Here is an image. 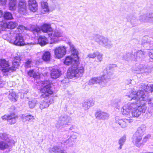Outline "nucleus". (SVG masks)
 Returning a JSON list of instances; mask_svg holds the SVG:
<instances>
[{
    "instance_id": "nucleus-1",
    "label": "nucleus",
    "mask_w": 153,
    "mask_h": 153,
    "mask_svg": "<svg viewBox=\"0 0 153 153\" xmlns=\"http://www.w3.org/2000/svg\"><path fill=\"white\" fill-rule=\"evenodd\" d=\"M141 87L143 90L137 92L134 89L131 90L129 93L126 95V98L128 100H133V102L125 104L122 107L121 111L123 115L130 116L131 112L133 117H137L141 113H144L147 107V104L149 107V111L153 113V101L149 97V91L151 89L148 85L142 83Z\"/></svg>"
},
{
    "instance_id": "nucleus-2",
    "label": "nucleus",
    "mask_w": 153,
    "mask_h": 153,
    "mask_svg": "<svg viewBox=\"0 0 153 153\" xmlns=\"http://www.w3.org/2000/svg\"><path fill=\"white\" fill-rule=\"evenodd\" d=\"M65 58L63 61L64 64L67 65H71V67L67 71V76L68 78L72 79L73 77L78 78L82 75L84 71V68L83 66L79 67V58Z\"/></svg>"
},
{
    "instance_id": "nucleus-3",
    "label": "nucleus",
    "mask_w": 153,
    "mask_h": 153,
    "mask_svg": "<svg viewBox=\"0 0 153 153\" xmlns=\"http://www.w3.org/2000/svg\"><path fill=\"white\" fill-rule=\"evenodd\" d=\"M41 30L44 33H48V35L50 39L51 44L57 43L59 41V38L63 36L62 31L58 30L53 31L50 24H44L41 26V28L39 27L36 26L33 29L32 31L35 34V33H38Z\"/></svg>"
},
{
    "instance_id": "nucleus-4",
    "label": "nucleus",
    "mask_w": 153,
    "mask_h": 153,
    "mask_svg": "<svg viewBox=\"0 0 153 153\" xmlns=\"http://www.w3.org/2000/svg\"><path fill=\"white\" fill-rule=\"evenodd\" d=\"M42 87L40 89V93L41 94L40 97L44 98L45 100L42 102L39 105V108L41 109L49 106L50 104L53 102L52 100H48L49 97L53 94V91L52 90V83L48 80H45L42 82Z\"/></svg>"
},
{
    "instance_id": "nucleus-5",
    "label": "nucleus",
    "mask_w": 153,
    "mask_h": 153,
    "mask_svg": "<svg viewBox=\"0 0 153 153\" xmlns=\"http://www.w3.org/2000/svg\"><path fill=\"white\" fill-rule=\"evenodd\" d=\"M0 59V66L2 68V71L5 73L12 72L15 71L19 65L20 61L22 58H13L14 59L12 62L13 66L10 67V65L8 61H7L5 59Z\"/></svg>"
},
{
    "instance_id": "nucleus-6",
    "label": "nucleus",
    "mask_w": 153,
    "mask_h": 153,
    "mask_svg": "<svg viewBox=\"0 0 153 153\" xmlns=\"http://www.w3.org/2000/svg\"><path fill=\"white\" fill-rule=\"evenodd\" d=\"M145 130L146 127L144 126L138 128L132 137V143L138 147H140L143 145L142 142V137L144 135Z\"/></svg>"
},
{
    "instance_id": "nucleus-7",
    "label": "nucleus",
    "mask_w": 153,
    "mask_h": 153,
    "mask_svg": "<svg viewBox=\"0 0 153 153\" xmlns=\"http://www.w3.org/2000/svg\"><path fill=\"white\" fill-rule=\"evenodd\" d=\"M16 108L14 105L12 106L8 109V111L10 113L9 115H5L2 117L3 120H6L9 123L12 125L15 124L16 122L17 116L15 115Z\"/></svg>"
},
{
    "instance_id": "nucleus-8",
    "label": "nucleus",
    "mask_w": 153,
    "mask_h": 153,
    "mask_svg": "<svg viewBox=\"0 0 153 153\" xmlns=\"http://www.w3.org/2000/svg\"><path fill=\"white\" fill-rule=\"evenodd\" d=\"M95 41L99 45L107 48H110L113 47V44L109 39L103 36L96 35L95 36Z\"/></svg>"
},
{
    "instance_id": "nucleus-9",
    "label": "nucleus",
    "mask_w": 153,
    "mask_h": 153,
    "mask_svg": "<svg viewBox=\"0 0 153 153\" xmlns=\"http://www.w3.org/2000/svg\"><path fill=\"white\" fill-rule=\"evenodd\" d=\"M71 120V118L70 116L67 115L62 116L59 118L56 126L57 128L61 129L62 128L70 125Z\"/></svg>"
},
{
    "instance_id": "nucleus-10",
    "label": "nucleus",
    "mask_w": 153,
    "mask_h": 153,
    "mask_svg": "<svg viewBox=\"0 0 153 153\" xmlns=\"http://www.w3.org/2000/svg\"><path fill=\"white\" fill-rule=\"evenodd\" d=\"M103 74L101 77H94L91 78L89 81L88 84L89 85H92L95 84H98L102 86H105L106 85V83L108 80Z\"/></svg>"
},
{
    "instance_id": "nucleus-11",
    "label": "nucleus",
    "mask_w": 153,
    "mask_h": 153,
    "mask_svg": "<svg viewBox=\"0 0 153 153\" xmlns=\"http://www.w3.org/2000/svg\"><path fill=\"white\" fill-rule=\"evenodd\" d=\"M15 38L11 39L10 42L18 46L24 45L25 43L23 37L20 33H16Z\"/></svg>"
},
{
    "instance_id": "nucleus-12",
    "label": "nucleus",
    "mask_w": 153,
    "mask_h": 153,
    "mask_svg": "<svg viewBox=\"0 0 153 153\" xmlns=\"http://www.w3.org/2000/svg\"><path fill=\"white\" fill-rule=\"evenodd\" d=\"M66 49L64 46L56 47L54 50L56 57H62L66 54Z\"/></svg>"
},
{
    "instance_id": "nucleus-13",
    "label": "nucleus",
    "mask_w": 153,
    "mask_h": 153,
    "mask_svg": "<svg viewBox=\"0 0 153 153\" xmlns=\"http://www.w3.org/2000/svg\"><path fill=\"white\" fill-rule=\"evenodd\" d=\"M94 115L96 119L98 120H107L109 116V114L108 113L104 112L100 109L96 111Z\"/></svg>"
},
{
    "instance_id": "nucleus-14",
    "label": "nucleus",
    "mask_w": 153,
    "mask_h": 153,
    "mask_svg": "<svg viewBox=\"0 0 153 153\" xmlns=\"http://www.w3.org/2000/svg\"><path fill=\"white\" fill-rule=\"evenodd\" d=\"M117 67V65L114 64H109L107 66L103 71V75L104 77H105L109 81V79L111 77V76L113 74V68Z\"/></svg>"
},
{
    "instance_id": "nucleus-15",
    "label": "nucleus",
    "mask_w": 153,
    "mask_h": 153,
    "mask_svg": "<svg viewBox=\"0 0 153 153\" xmlns=\"http://www.w3.org/2000/svg\"><path fill=\"white\" fill-rule=\"evenodd\" d=\"M138 19L142 22L153 23V13H150L140 15Z\"/></svg>"
},
{
    "instance_id": "nucleus-16",
    "label": "nucleus",
    "mask_w": 153,
    "mask_h": 153,
    "mask_svg": "<svg viewBox=\"0 0 153 153\" xmlns=\"http://www.w3.org/2000/svg\"><path fill=\"white\" fill-rule=\"evenodd\" d=\"M19 12L25 14L27 11V3L25 0H19L18 4Z\"/></svg>"
},
{
    "instance_id": "nucleus-17",
    "label": "nucleus",
    "mask_w": 153,
    "mask_h": 153,
    "mask_svg": "<svg viewBox=\"0 0 153 153\" xmlns=\"http://www.w3.org/2000/svg\"><path fill=\"white\" fill-rule=\"evenodd\" d=\"M130 117H128L127 119H120L119 117H115L116 123H118L122 128L125 127L127 125V123H130L131 121Z\"/></svg>"
},
{
    "instance_id": "nucleus-18",
    "label": "nucleus",
    "mask_w": 153,
    "mask_h": 153,
    "mask_svg": "<svg viewBox=\"0 0 153 153\" xmlns=\"http://www.w3.org/2000/svg\"><path fill=\"white\" fill-rule=\"evenodd\" d=\"M28 4L30 10L35 12L38 9V4L35 0H28Z\"/></svg>"
},
{
    "instance_id": "nucleus-19",
    "label": "nucleus",
    "mask_w": 153,
    "mask_h": 153,
    "mask_svg": "<svg viewBox=\"0 0 153 153\" xmlns=\"http://www.w3.org/2000/svg\"><path fill=\"white\" fill-rule=\"evenodd\" d=\"M41 7V12L42 14H45L49 11L48 3L45 1H41L40 2Z\"/></svg>"
},
{
    "instance_id": "nucleus-20",
    "label": "nucleus",
    "mask_w": 153,
    "mask_h": 153,
    "mask_svg": "<svg viewBox=\"0 0 153 153\" xmlns=\"http://www.w3.org/2000/svg\"><path fill=\"white\" fill-rule=\"evenodd\" d=\"M76 139L77 138V137L75 135H72L71 137V138H69L68 139L65 140H63L61 142L62 144L65 145L66 148H68L71 146L72 145V140L71 139Z\"/></svg>"
},
{
    "instance_id": "nucleus-21",
    "label": "nucleus",
    "mask_w": 153,
    "mask_h": 153,
    "mask_svg": "<svg viewBox=\"0 0 153 153\" xmlns=\"http://www.w3.org/2000/svg\"><path fill=\"white\" fill-rule=\"evenodd\" d=\"M59 143H61V146L60 145L58 146H55L53 148L50 149L49 152L51 153H60L62 149L61 148H64L65 146V145L62 144L61 142H59Z\"/></svg>"
},
{
    "instance_id": "nucleus-22",
    "label": "nucleus",
    "mask_w": 153,
    "mask_h": 153,
    "mask_svg": "<svg viewBox=\"0 0 153 153\" xmlns=\"http://www.w3.org/2000/svg\"><path fill=\"white\" fill-rule=\"evenodd\" d=\"M68 44L70 47V50L71 52V56H74V57H79V52L75 48L74 45L70 42H68Z\"/></svg>"
},
{
    "instance_id": "nucleus-23",
    "label": "nucleus",
    "mask_w": 153,
    "mask_h": 153,
    "mask_svg": "<svg viewBox=\"0 0 153 153\" xmlns=\"http://www.w3.org/2000/svg\"><path fill=\"white\" fill-rule=\"evenodd\" d=\"M61 71L58 69H52L51 73V76L53 79H56L59 77L61 75Z\"/></svg>"
},
{
    "instance_id": "nucleus-24",
    "label": "nucleus",
    "mask_w": 153,
    "mask_h": 153,
    "mask_svg": "<svg viewBox=\"0 0 153 153\" xmlns=\"http://www.w3.org/2000/svg\"><path fill=\"white\" fill-rule=\"evenodd\" d=\"M0 139L1 141L10 143V136L6 133H0Z\"/></svg>"
},
{
    "instance_id": "nucleus-25",
    "label": "nucleus",
    "mask_w": 153,
    "mask_h": 153,
    "mask_svg": "<svg viewBox=\"0 0 153 153\" xmlns=\"http://www.w3.org/2000/svg\"><path fill=\"white\" fill-rule=\"evenodd\" d=\"M39 44L41 46H44L48 43V41L47 38L44 36H40L38 39Z\"/></svg>"
},
{
    "instance_id": "nucleus-26",
    "label": "nucleus",
    "mask_w": 153,
    "mask_h": 153,
    "mask_svg": "<svg viewBox=\"0 0 153 153\" xmlns=\"http://www.w3.org/2000/svg\"><path fill=\"white\" fill-rule=\"evenodd\" d=\"M10 145V143L6 142L0 140V150L4 151L6 149H8Z\"/></svg>"
},
{
    "instance_id": "nucleus-27",
    "label": "nucleus",
    "mask_w": 153,
    "mask_h": 153,
    "mask_svg": "<svg viewBox=\"0 0 153 153\" xmlns=\"http://www.w3.org/2000/svg\"><path fill=\"white\" fill-rule=\"evenodd\" d=\"M8 98L9 100L13 102H15L17 101V95L14 92L12 91L9 94Z\"/></svg>"
},
{
    "instance_id": "nucleus-28",
    "label": "nucleus",
    "mask_w": 153,
    "mask_h": 153,
    "mask_svg": "<svg viewBox=\"0 0 153 153\" xmlns=\"http://www.w3.org/2000/svg\"><path fill=\"white\" fill-rule=\"evenodd\" d=\"M138 64L137 63L136 64L135 68V70L136 71H140L141 72V73H143L144 71H145L146 68V66H143L142 65L140 64L139 65H138Z\"/></svg>"
},
{
    "instance_id": "nucleus-29",
    "label": "nucleus",
    "mask_w": 153,
    "mask_h": 153,
    "mask_svg": "<svg viewBox=\"0 0 153 153\" xmlns=\"http://www.w3.org/2000/svg\"><path fill=\"white\" fill-rule=\"evenodd\" d=\"M126 140V136H123L121 137L118 141V144L120 145V146L118 149L119 150L121 149L122 148L123 145L125 143Z\"/></svg>"
},
{
    "instance_id": "nucleus-30",
    "label": "nucleus",
    "mask_w": 153,
    "mask_h": 153,
    "mask_svg": "<svg viewBox=\"0 0 153 153\" xmlns=\"http://www.w3.org/2000/svg\"><path fill=\"white\" fill-rule=\"evenodd\" d=\"M5 25L7 28L10 29H13L17 26V25L15 22H9L6 24Z\"/></svg>"
},
{
    "instance_id": "nucleus-31",
    "label": "nucleus",
    "mask_w": 153,
    "mask_h": 153,
    "mask_svg": "<svg viewBox=\"0 0 153 153\" xmlns=\"http://www.w3.org/2000/svg\"><path fill=\"white\" fill-rule=\"evenodd\" d=\"M28 103L29 107L31 108H33L37 105H39V103L37 102V100L36 99L29 101Z\"/></svg>"
},
{
    "instance_id": "nucleus-32",
    "label": "nucleus",
    "mask_w": 153,
    "mask_h": 153,
    "mask_svg": "<svg viewBox=\"0 0 153 153\" xmlns=\"http://www.w3.org/2000/svg\"><path fill=\"white\" fill-rule=\"evenodd\" d=\"M16 1H10L9 3V9L12 11L15 10L16 8Z\"/></svg>"
},
{
    "instance_id": "nucleus-33",
    "label": "nucleus",
    "mask_w": 153,
    "mask_h": 153,
    "mask_svg": "<svg viewBox=\"0 0 153 153\" xmlns=\"http://www.w3.org/2000/svg\"><path fill=\"white\" fill-rule=\"evenodd\" d=\"M102 56V54L97 51H95L92 53L88 55L89 57H101Z\"/></svg>"
},
{
    "instance_id": "nucleus-34",
    "label": "nucleus",
    "mask_w": 153,
    "mask_h": 153,
    "mask_svg": "<svg viewBox=\"0 0 153 153\" xmlns=\"http://www.w3.org/2000/svg\"><path fill=\"white\" fill-rule=\"evenodd\" d=\"M34 117L31 114L25 115L23 116V119L25 120L31 121L34 119Z\"/></svg>"
},
{
    "instance_id": "nucleus-35",
    "label": "nucleus",
    "mask_w": 153,
    "mask_h": 153,
    "mask_svg": "<svg viewBox=\"0 0 153 153\" xmlns=\"http://www.w3.org/2000/svg\"><path fill=\"white\" fill-rule=\"evenodd\" d=\"M4 17L5 19L7 20H10L13 19L12 14L8 12H4Z\"/></svg>"
},
{
    "instance_id": "nucleus-36",
    "label": "nucleus",
    "mask_w": 153,
    "mask_h": 153,
    "mask_svg": "<svg viewBox=\"0 0 153 153\" xmlns=\"http://www.w3.org/2000/svg\"><path fill=\"white\" fill-rule=\"evenodd\" d=\"M51 54L50 52L49 51H45L42 57H51Z\"/></svg>"
},
{
    "instance_id": "nucleus-37",
    "label": "nucleus",
    "mask_w": 153,
    "mask_h": 153,
    "mask_svg": "<svg viewBox=\"0 0 153 153\" xmlns=\"http://www.w3.org/2000/svg\"><path fill=\"white\" fill-rule=\"evenodd\" d=\"M86 102L87 104V106H88L89 108L91 106H93L94 105V101L93 100H87Z\"/></svg>"
},
{
    "instance_id": "nucleus-38",
    "label": "nucleus",
    "mask_w": 153,
    "mask_h": 153,
    "mask_svg": "<svg viewBox=\"0 0 153 153\" xmlns=\"http://www.w3.org/2000/svg\"><path fill=\"white\" fill-rule=\"evenodd\" d=\"M27 28L23 25H19V26L17 28L18 31L20 32V31H22L24 30H26Z\"/></svg>"
},
{
    "instance_id": "nucleus-39",
    "label": "nucleus",
    "mask_w": 153,
    "mask_h": 153,
    "mask_svg": "<svg viewBox=\"0 0 153 153\" xmlns=\"http://www.w3.org/2000/svg\"><path fill=\"white\" fill-rule=\"evenodd\" d=\"M151 135L150 134H148L146 136H145L144 138L143 139L142 141V142L144 144V143H145L148 140V139L150 137Z\"/></svg>"
},
{
    "instance_id": "nucleus-40",
    "label": "nucleus",
    "mask_w": 153,
    "mask_h": 153,
    "mask_svg": "<svg viewBox=\"0 0 153 153\" xmlns=\"http://www.w3.org/2000/svg\"><path fill=\"white\" fill-rule=\"evenodd\" d=\"M32 61L30 60H27L25 62V66L27 68H30L31 67V64Z\"/></svg>"
},
{
    "instance_id": "nucleus-41",
    "label": "nucleus",
    "mask_w": 153,
    "mask_h": 153,
    "mask_svg": "<svg viewBox=\"0 0 153 153\" xmlns=\"http://www.w3.org/2000/svg\"><path fill=\"white\" fill-rule=\"evenodd\" d=\"M120 102H118V101H116L115 103L114 104V107L116 108H117L119 109L120 108Z\"/></svg>"
},
{
    "instance_id": "nucleus-42",
    "label": "nucleus",
    "mask_w": 153,
    "mask_h": 153,
    "mask_svg": "<svg viewBox=\"0 0 153 153\" xmlns=\"http://www.w3.org/2000/svg\"><path fill=\"white\" fill-rule=\"evenodd\" d=\"M82 107L85 110H87L89 108V107L87 106V103L86 101L84 102L82 104Z\"/></svg>"
},
{
    "instance_id": "nucleus-43",
    "label": "nucleus",
    "mask_w": 153,
    "mask_h": 153,
    "mask_svg": "<svg viewBox=\"0 0 153 153\" xmlns=\"http://www.w3.org/2000/svg\"><path fill=\"white\" fill-rule=\"evenodd\" d=\"M34 71L33 70H30L28 72L27 74L28 75L30 76H32L33 75Z\"/></svg>"
},
{
    "instance_id": "nucleus-44",
    "label": "nucleus",
    "mask_w": 153,
    "mask_h": 153,
    "mask_svg": "<svg viewBox=\"0 0 153 153\" xmlns=\"http://www.w3.org/2000/svg\"><path fill=\"white\" fill-rule=\"evenodd\" d=\"M144 54L143 52L142 51H138L136 52V54L137 56H140V55Z\"/></svg>"
},
{
    "instance_id": "nucleus-45",
    "label": "nucleus",
    "mask_w": 153,
    "mask_h": 153,
    "mask_svg": "<svg viewBox=\"0 0 153 153\" xmlns=\"http://www.w3.org/2000/svg\"><path fill=\"white\" fill-rule=\"evenodd\" d=\"M43 60L46 62H49L51 58H42Z\"/></svg>"
},
{
    "instance_id": "nucleus-46",
    "label": "nucleus",
    "mask_w": 153,
    "mask_h": 153,
    "mask_svg": "<svg viewBox=\"0 0 153 153\" xmlns=\"http://www.w3.org/2000/svg\"><path fill=\"white\" fill-rule=\"evenodd\" d=\"M7 0H0L1 4L2 5H4L6 4Z\"/></svg>"
},
{
    "instance_id": "nucleus-47",
    "label": "nucleus",
    "mask_w": 153,
    "mask_h": 153,
    "mask_svg": "<svg viewBox=\"0 0 153 153\" xmlns=\"http://www.w3.org/2000/svg\"><path fill=\"white\" fill-rule=\"evenodd\" d=\"M150 57H153V50H151L149 53Z\"/></svg>"
},
{
    "instance_id": "nucleus-48",
    "label": "nucleus",
    "mask_w": 153,
    "mask_h": 153,
    "mask_svg": "<svg viewBox=\"0 0 153 153\" xmlns=\"http://www.w3.org/2000/svg\"><path fill=\"white\" fill-rule=\"evenodd\" d=\"M60 153H67L66 151L63 149H62V150L60 152Z\"/></svg>"
},
{
    "instance_id": "nucleus-49",
    "label": "nucleus",
    "mask_w": 153,
    "mask_h": 153,
    "mask_svg": "<svg viewBox=\"0 0 153 153\" xmlns=\"http://www.w3.org/2000/svg\"><path fill=\"white\" fill-rule=\"evenodd\" d=\"M3 82L0 80V87H1L3 86Z\"/></svg>"
},
{
    "instance_id": "nucleus-50",
    "label": "nucleus",
    "mask_w": 153,
    "mask_h": 153,
    "mask_svg": "<svg viewBox=\"0 0 153 153\" xmlns=\"http://www.w3.org/2000/svg\"><path fill=\"white\" fill-rule=\"evenodd\" d=\"M127 81L128 82L127 83L128 84L131 83V79L128 80Z\"/></svg>"
},
{
    "instance_id": "nucleus-51",
    "label": "nucleus",
    "mask_w": 153,
    "mask_h": 153,
    "mask_svg": "<svg viewBox=\"0 0 153 153\" xmlns=\"http://www.w3.org/2000/svg\"><path fill=\"white\" fill-rule=\"evenodd\" d=\"M3 15V13L2 11L0 10V17H1Z\"/></svg>"
},
{
    "instance_id": "nucleus-52",
    "label": "nucleus",
    "mask_w": 153,
    "mask_h": 153,
    "mask_svg": "<svg viewBox=\"0 0 153 153\" xmlns=\"http://www.w3.org/2000/svg\"><path fill=\"white\" fill-rule=\"evenodd\" d=\"M64 111L65 112L67 111V107L66 105H65V108H64Z\"/></svg>"
},
{
    "instance_id": "nucleus-53",
    "label": "nucleus",
    "mask_w": 153,
    "mask_h": 153,
    "mask_svg": "<svg viewBox=\"0 0 153 153\" xmlns=\"http://www.w3.org/2000/svg\"><path fill=\"white\" fill-rule=\"evenodd\" d=\"M97 59L100 62L102 60V58H97Z\"/></svg>"
},
{
    "instance_id": "nucleus-54",
    "label": "nucleus",
    "mask_w": 153,
    "mask_h": 153,
    "mask_svg": "<svg viewBox=\"0 0 153 153\" xmlns=\"http://www.w3.org/2000/svg\"><path fill=\"white\" fill-rule=\"evenodd\" d=\"M73 128V127H70V128H69V129L70 130H72Z\"/></svg>"
},
{
    "instance_id": "nucleus-55",
    "label": "nucleus",
    "mask_w": 153,
    "mask_h": 153,
    "mask_svg": "<svg viewBox=\"0 0 153 153\" xmlns=\"http://www.w3.org/2000/svg\"><path fill=\"white\" fill-rule=\"evenodd\" d=\"M10 1H16V0H9Z\"/></svg>"
},
{
    "instance_id": "nucleus-56",
    "label": "nucleus",
    "mask_w": 153,
    "mask_h": 153,
    "mask_svg": "<svg viewBox=\"0 0 153 153\" xmlns=\"http://www.w3.org/2000/svg\"><path fill=\"white\" fill-rule=\"evenodd\" d=\"M153 58H150V60H153Z\"/></svg>"
},
{
    "instance_id": "nucleus-57",
    "label": "nucleus",
    "mask_w": 153,
    "mask_h": 153,
    "mask_svg": "<svg viewBox=\"0 0 153 153\" xmlns=\"http://www.w3.org/2000/svg\"><path fill=\"white\" fill-rule=\"evenodd\" d=\"M62 40H65V38H63V39H62Z\"/></svg>"
},
{
    "instance_id": "nucleus-58",
    "label": "nucleus",
    "mask_w": 153,
    "mask_h": 153,
    "mask_svg": "<svg viewBox=\"0 0 153 153\" xmlns=\"http://www.w3.org/2000/svg\"><path fill=\"white\" fill-rule=\"evenodd\" d=\"M66 57L68 58V57H70V56H67Z\"/></svg>"
},
{
    "instance_id": "nucleus-59",
    "label": "nucleus",
    "mask_w": 153,
    "mask_h": 153,
    "mask_svg": "<svg viewBox=\"0 0 153 153\" xmlns=\"http://www.w3.org/2000/svg\"><path fill=\"white\" fill-rule=\"evenodd\" d=\"M55 9V8H54L53 9V10H54V9Z\"/></svg>"
},
{
    "instance_id": "nucleus-60",
    "label": "nucleus",
    "mask_w": 153,
    "mask_h": 153,
    "mask_svg": "<svg viewBox=\"0 0 153 153\" xmlns=\"http://www.w3.org/2000/svg\"><path fill=\"white\" fill-rule=\"evenodd\" d=\"M58 59H60V58H57Z\"/></svg>"
},
{
    "instance_id": "nucleus-61",
    "label": "nucleus",
    "mask_w": 153,
    "mask_h": 153,
    "mask_svg": "<svg viewBox=\"0 0 153 153\" xmlns=\"http://www.w3.org/2000/svg\"><path fill=\"white\" fill-rule=\"evenodd\" d=\"M134 59H136V58H134Z\"/></svg>"
}]
</instances>
